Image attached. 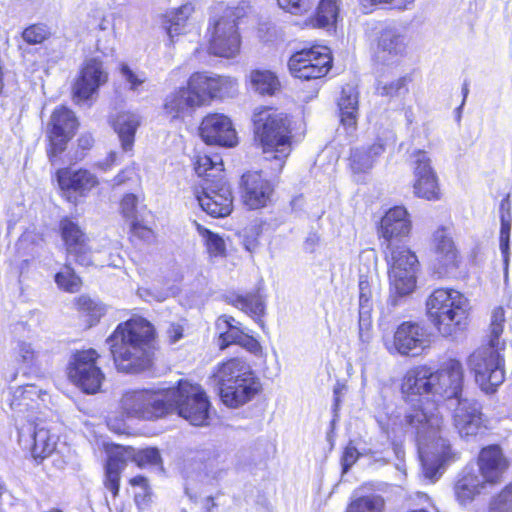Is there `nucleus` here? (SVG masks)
<instances>
[{"mask_svg":"<svg viewBox=\"0 0 512 512\" xmlns=\"http://www.w3.org/2000/svg\"><path fill=\"white\" fill-rule=\"evenodd\" d=\"M183 327L180 324H171L167 330V335L170 343H176L183 337Z\"/></svg>","mask_w":512,"mask_h":512,"instance_id":"64","label":"nucleus"},{"mask_svg":"<svg viewBox=\"0 0 512 512\" xmlns=\"http://www.w3.org/2000/svg\"><path fill=\"white\" fill-rule=\"evenodd\" d=\"M56 176L59 187L68 200L87 196L99 184L97 176L87 169L62 168L57 171Z\"/></svg>","mask_w":512,"mask_h":512,"instance_id":"23","label":"nucleus"},{"mask_svg":"<svg viewBox=\"0 0 512 512\" xmlns=\"http://www.w3.org/2000/svg\"><path fill=\"white\" fill-rule=\"evenodd\" d=\"M168 388L135 389L126 391L120 408L128 417L152 420L169 414Z\"/></svg>","mask_w":512,"mask_h":512,"instance_id":"8","label":"nucleus"},{"mask_svg":"<svg viewBox=\"0 0 512 512\" xmlns=\"http://www.w3.org/2000/svg\"><path fill=\"white\" fill-rule=\"evenodd\" d=\"M434 375H439L440 381L435 383L433 390V410L439 412L437 404L444 399L459 398L463 385V367L455 359H450L444 363L443 367L434 371Z\"/></svg>","mask_w":512,"mask_h":512,"instance_id":"19","label":"nucleus"},{"mask_svg":"<svg viewBox=\"0 0 512 512\" xmlns=\"http://www.w3.org/2000/svg\"><path fill=\"white\" fill-rule=\"evenodd\" d=\"M477 466V474L481 477V481L493 486L501 482L510 466V462L503 449L497 444H492L480 450L477 457Z\"/></svg>","mask_w":512,"mask_h":512,"instance_id":"21","label":"nucleus"},{"mask_svg":"<svg viewBox=\"0 0 512 512\" xmlns=\"http://www.w3.org/2000/svg\"><path fill=\"white\" fill-rule=\"evenodd\" d=\"M253 373L251 366L245 360L231 358L217 366L214 378L219 385V391H222L225 387L229 388Z\"/></svg>","mask_w":512,"mask_h":512,"instance_id":"30","label":"nucleus"},{"mask_svg":"<svg viewBox=\"0 0 512 512\" xmlns=\"http://www.w3.org/2000/svg\"><path fill=\"white\" fill-rule=\"evenodd\" d=\"M193 12V5L191 3H186L167 14L169 23L167 27V34L171 41H173L174 36H178L184 31L187 21Z\"/></svg>","mask_w":512,"mask_h":512,"instance_id":"40","label":"nucleus"},{"mask_svg":"<svg viewBox=\"0 0 512 512\" xmlns=\"http://www.w3.org/2000/svg\"><path fill=\"white\" fill-rule=\"evenodd\" d=\"M239 345L254 354H257L261 350L260 343L255 338L248 335V333H246V332L243 335Z\"/></svg>","mask_w":512,"mask_h":512,"instance_id":"63","label":"nucleus"},{"mask_svg":"<svg viewBox=\"0 0 512 512\" xmlns=\"http://www.w3.org/2000/svg\"><path fill=\"white\" fill-rule=\"evenodd\" d=\"M358 450L351 444H348L342 455V467L343 472H347L348 469L358 460Z\"/></svg>","mask_w":512,"mask_h":512,"instance_id":"62","label":"nucleus"},{"mask_svg":"<svg viewBox=\"0 0 512 512\" xmlns=\"http://www.w3.org/2000/svg\"><path fill=\"white\" fill-rule=\"evenodd\" d=\"M436 261L439 273H447L458 267L459 257L454 242L445 228L437 229L433 234Z\"/></svg>","mask_w":512,"mask_h":512,"instance_id":"29","label":"nucleus"},{"mask_svg":"<svg viewBox=\"0 0 512 512\" xmlns=\"http://www.w3.org/2000/svg\"><path fill=\"white\" fill-rule=\"evenodd\" d=\"M208 51L217 57L233 58L240 52L241 38L232 11L214 20L208 30Z\"/></svg>","mask_w":512,"mask_h":512,"instance_id":"9","label":"nucleus"},{"mask_svg":"<svg viewBox=\"0 0 512 512\" xmlns=\"http://www.w3.org/2000/svg\"><path fill=\"white\" fill-rule=\"evenodd\" d=\"M512 216L510 212L509 200L503 199L500 203V233H499V247L507 258L509 253V240L511 232Z\"/></svg>","mask_w":512,"mask_h":512,"instance_id":"45","label":"nucleus"},{"mask_svg":"<svg viewBox=\"0 0 512 512\" xmlns=\"http://www.w3.org/2000/svg\"><path fill=\"white\" fill-rule=\"evenodd\" d=\"M51 35L50 29L45 24H32L22 31V39L29 45L41 44Z\"/></svg>","mask_w":512,"mask_h":512,"instance_id":"52","label":"nucleus"},{"mask_svg":"<svg viewBox=\"0 0 512 512\" xmlns=\"http://www.w3.org/2000/svg\"><path fill=\"white\" fill-rule=\"evenodd\" d=\"M413 193L415 196L426 200H438L440 198V188L437 175L414 179Z\"/></svg>","mask_w":512,"mask_h":512,"instance_id":"47","label":"nucleus"},{"mask_svg":"<svg viewBox=\"0 0 512 512\" xmlns=\"http://www.w3.org/2000/svg\"><path fill=\"white\" fill-rule=\"evenodd\" d=\"M77 127V120L74 113L66 107H59L54 110L48 129L50 148L48 157L52 163L62 153L67 142L73 136Z\"/></svg>","mask_w":512,"mask_h":512,"instance_id":"15","label":"nucleus"},{"mask_svg":"<svg viewBox=\"0 0 512 512\" xmlns=\"http://www.w3.org/2000/svg\"><path fill=\"white\" fill-rule=\"evenodd\" d=\"M341 0H319L312 25L318 28H334L339 19Z\"/></svg>","mask_w":512,"mask_h":512,"instance_id":"37","label":"nucleus"},{"mask_svg":"<svg viewBox=\"0 0 512 512\" xmlns=\"http://www.w3.org/2000/svg\"><path fill=\"white\" fill-rule=\"evenodd\" d=\"M216 327L220 331L218 345L221 350L231 344L239 345L245 334L242 324L227 315H222L217 319Z\"/></svg>","mask_w":512,"mask_h":512,"instance_id":"36","label":"nucleus"},{"mask_svg":"<svg viewBox=\"0 0 512 512\" xmlns=\"http://www.w3.org/2000/svg\"><path fill=\"white\" fill-rule=\"evenodd\" d=\"M385 501L380 495H367L353 499L346 512H383Z\"/></svg>","mask_w":512,"mask_h":512,"instance_id":"46","label":"nucleus"},{"mask_svg":"<svg viewBox=\"0 0 512 512\" xmlns=\"http://www.w3.org/2000/svg\"><path fill=\"white\" fill-rule=\"evenodd\" d=\"M428 334L426 329L415 322L400 324L393 338L384 337V346L390 354L416 356L428 347Z\"/></svg>","mask_w":512,"mask_h":512,"instance_id":"14","label":"nucleus"},{"mask_svg":"<svg viewBox=\"0 0 512 512\" xmlns=\"http://www.w3.org/2000/svg\"><path fill=\"white\" fill-rule=\"evenodd\" d=\"M372 290L371 284L367 278L361 277L359 280V329L360 338L365 336L364 331L370 328V311L372 309Z\"/></svg>","mask_w":512,"mask_h":512,"instance_id":"38","label":"nucleus"},{"mask_svg":"<svg viewBox=\"0 0 512 512\" xmlns=\"http://www.w3.org/2000/svg\"><path fill=\"white\" fill-rule=\"evenodd\" d=\"M140 125V118L132 112H121L113 121V127L118 134L124 151L131 150L135 132Z\"/></svg>","mask_w":512,"mask_h":512,"instance_id":"35","label":"nucleus"},{"mask_svg":"<svg viewBox=\"0 0 512 512\" xmlns=\"http://www.w3.org/2000/svg\"><path fill=\"white\" fill-rule=\"evenodd\" d=\"M279 6L294 15H303L311 11L314 0H277Z\"/></svg>","mask_w":512,"mask_h":512,"instance_id":"56","label":"nucleus"},{"mask_svg":"<svg viewBox=\"0 0 512 512\" xmlns=\"http://www.w3.org/2000/svg\"><path fill=\"white\" fill-rule=\"evenodd\" d=\"M54 280L58 288L69 293L78 292L82 286L80 277L69 265H65L61 271L56 273Z\"/></svg>","mask_w":512,"mask_h":512,"instance_id":"48","label":"nucleus"},{"mask_svg":"<svg viewBox=\"0 0 512 512\" xmlns=\"http://www.w3.org/2000/svg\"><path fill=\"white\" fill-rule=\"evenodd\" d=\"M126 462L118 454L109 456L106 464L105 487L116 497L119 492V481L121 472L125 469Z\"/></svg>","mask_w":512,"mask_h":512,"instance_id":"42","label":"nucleus"},{"mask_svg":"<svg viewBox=\"0 0 512 512\" xmlns=\"http://www.w3.org/2000/svg\"><path fill=\"white\" fill-rule=\"evenodd\" d=\"M59 229L67 253L74 256L79 264L91 265L87 237L79 224L70 218H63L60 221Z\"/></svg>","mask_w":512,"mask_h":512,"instance_id":"26","label":"nucleus"},{"mask_svg":"<svg viewBox=\"0 0 512 512\" xmlns=\"http://www.w3.org/2000/svg\"><path fill=\"white\" fill-rule=\"evenodd\" d=\"M384 152V146L380 143L369 147H356L351 149L349 167L354 176L368 173L375 162L376 157Z\"/></svg>","mask_w":512,"mask_h":512,"instance_id":"33","label":"nucleus"},{"mask_svg":"<svg viewBox=\"0 0 512 512\" xmlns=\"http://www.w3.org/2000/svg\"><path fill=\"white\" fill-rule=\"evenodd\" d=\"M118 371L139 373L151 367L155 351V329L143 317L120 323L107 338Z\"/></svg>","mask_w":512,"mask_h":512,"instance_id":"2","label":"nucleus"},{"mask_svg":"<svg viewBox=\"0 0 512 512\" xmlns=\"http://www.w3.org/2000/svg\"><path fill=\"white\" fill-rule=\"evenodd\" d=\"M410 231L411 220L406 208L396 206L389 209L380 222L379 235L382 246L385 249L400 245Z\"/></svg>","mask_w":512,"mask_h":512,"instance_id":"18","label":"nucleus"},{"mask_svg":"<svg viewBox=\"0 0 512 512\" xmlns=\"http://www.w3.org/2000/svg\"><path fill=\"white\" fill-rule=\"evenodd\" d=\"M488 512H512V482L491 501Z\"/></svg>","mask_w":512,"mask_h":512,"instance_id":"54","label":"nucleus"},{"mask_svg":"<svg viewBox=\"0 0 512 512\" xmlns=\"http://www.w3.org/2000/svg\"><path fill=\"white\" fill-rule=\"evenodd\" d=\"M254 133L265 159L275 161L276 170L283 168L291 152L290 130L287 117L270 107L257 109L253 116Z\"/></svg>","mask_w":512,"mask_h":512,"instance_id":"4","label":"nucleus"},{"mask_svg":"<svg viewBox=\"0 0 512 512\" xmlns=\"http://www.w3.org/2000/svg\"><path fill=\"white\" fill-rule=\"evenodd\" d=\"M340 122L349 134H352L357 126L358 117V92L351 85L342 88L338 101Z\"/></svg>","mask_w":512,"mask_h":512,"instance_id":"31","label":"nucleus"},{"mask_svg":"<svg viewBox=\"0 0 512 512\" xmlns=\"http://www.w3.org/2000/svg\"><path fill=\"white\" fill-rule=\"evenodd\" d=\"M426 309L429 320L443 337L456 336L468 325L470 303L457 290H434L426 300Z\"/></svg>","mask_w":512,"mask_h":512,"instance_id":"3","label":"nucleus"},{"mask_svg":"<svg viewBox=\"0 0 512 512\" xmlns=\"http://www.w3.org/2000/svg\"><path fill=\"white\" fill-rule=\"evenodd\" d=\"M414 179L436 176L427 152L417 150L411 155Z\"/></svg>","mask_w":512,"mask_h":512,"instance_id":"49","label":"nucleus"},{"mask_svg":"<svg viewBox=\"0 0 512 512\" xmlns=\"http://www.w3.org/2000/svg\"><path fill=\"white\" fill-rule=\"evenodd\" d=\"M192 82L203 95V102L206 105L210 100L225 97H232L236 94L238 83L230 76H221L204 72L192 74Z\"/></svg>","mask_w":512,"mask_h":512,"instance_id":"25","label":"nucleus"},{"mask_svg":"<svg viewBox=\"0 0 512 512\" xmlns=\"http://www.w3.org/2000/svg\"><path fill=\"white\" fill-rule=\"evenodd\" d=\"M98 357L94 349L79 351L69 367L70 379L88 394L98 392L104 380V374L96 365Z\"/></svg>","mask_w":512,"mask_h":512,"instance_id":"13","label":"nucleus"},{"mask_svg":"<svg viewBox=\"0 0 512 512\" xmlns=\"http://www.w3.org/2000/svg\"><path fill=\"white\" fill-rule=\"evenodd\" d=\"M137 205H138V197L134 194H126L120 203V209L122 215L134 222L137 217Z\"/></svg>","mask_w":512,"mask_h":512,"instance_id":"58","label":"nucleus"},{"mask_svg":"<svg viewBox=\"0 0 512 512\" xmlns=\"http://www.w3.org/2000/svg\"><path fill=\"white\" fill-rule=\"evenodd\" d=\"M223 163L218 155L198 156L195 162V171L199 177H203V183L207 178L216 180L223 176Z\"/></svg>","mask_w":512,"mask_h":512,"instance_id":"41","label":"nucleus"},{"mask_svg":"<svg viewBox=\"0 0 512 512\" xmlns=\"http://www.w3.org/2000/svg\"><path fill=\"white\" fill-rule=\"evenodd\" d=\"M239 381L220 391L221 400L228 407L238 408L253 400L262 390V384L255 373Z\"/></svg>","mask_w":512,"mask_h":512,"instance_id":"27","label":"nucleus"},{"mask_svg":"<svg viewBox=\"0 0 512 512\" xmlns=\"http://www.w3.org/2000/svg\"><path fill=\"white\" fill-rule=\"evenodd\" d=\"M205 105L203 95L200 94L194 82L192 75L187 81L186 87H181L165 98L164 111L172 119H183L190 115L196 108Z\"/></svg>","mask_w":512,"mask_h":512,"instance_id":"20","label":"nucleus"},{"mask_svg":"<svg viewBox=\"0 0 512 512\" xmlns=\"http://www.w3.org/2000/svg\"><path fill=\"white\" fill-rule=\"evenodd\" d=\"M504 350L483 345L467 359V366L485 393H493L505 380Z\"/></svg>","mask_w":512,"mask_h":512,"instance_id":"7","label":"nucleus"},{"mask_svg":"<svg viewBox=\"0 0 512 512\" xmlns=\"http://www.w3.org/2000/svg\"><path fill=\"white\" fill-rule=\"evenodd\" d=\"M120 74L127 83L128 89L132 92L140 93L142 90L141 87L147 81L145 72L133 70L126 63L120 65Z\"/></svg>","mask_w":512,"mask_h":512,"instance_id":"51","label":"nucleus"},{"mask_svg":"<svg viewBox=\"0 0 512 512\" xmlns=\"http://www.w3.org/2000/svg\"><path fill=\"white\" fill-rule=\"evenodd\" d=\"M503 331L504 325L490 323L488 331V344L486 346L505 350L506 342L501 339Z\"/></svg>","mask_w":512,"mask_h":512,"instance_id":"60","label":"nucleus"},{"mask_svg":"<svg viewBox=\"0 0 512 512\" xmlns=\"http://www.w3.org/2000/svg\"><path fill=\"white\" fill-rule=\"evenodd\" d=\"M252 88L260 94H273L279 87L277 77L268 70H253L250 73Z\"/></svg>","mask_w":512,"mask_h":512,"instance_id":"44","label":"nucleus"},{"mask_svg":"<svg viewBox=\"0 0 512 512\" xmlns=\"http://www.w3.org/2000/svg\"><path fill=\"white\" fill-rule=\"evenodd\" d=\"M133 461L141 468L150 466L162 468V459L159 450L156 448H146L135 452L133 454Z\"/></svg>","mask_w":512,"mask_h":512,"instance_id":"53","label":"nucleus"},{"mask_svg":"<svg viewBox=\"0 0 512 512\" xmlns=\"http://www.w3.org/2000/svg\"><path fill=\"white\" fill-rule=\"evenodd\" d=\"M42 395H46V393H43L36 385L18 386L10 391L9 406L18 413H24L37 408Z\"/></svg>","mask_w":512,"mask_h":512,"instance_id":"32","label":"nucleus"},{"mask_svg":"<svg viewBox=\"0 0 512 512\" xmlns=\"http://www.w3.org/2000/svg\"><path fill=\"white\" fill-rule=\"evenodd\" d=\"M406 47L407 39L403 31L394 25H388L379 33L374 60L384 66L395 65L404 56Z\"/></svg>","mask_w":512,"mask_h":512,"instance_id":"17","label":"nucleus"},{"mask_svg":"<svg viewBox=\"0 0 512 512\" xmlns=\"http://www.w3.org/2000/svg\"><path fill=\"white\" fill-rule=\"evenodd\" d=\"M258 236L259 232L256 227L246 228L243 230L241 235L242 244L248 252L252 253L257 249L259 245Z\"/></svg>","mask_w":512,"mask_h":512,"instance_id":"61","label":"nucleus"},{"mask_svg":"<svg viewBox=\"0 0 512 512\" xmlns=\"http://www.w3.org/2000/svg\"><path fill=\"white\" fill-rule=\"evenodd\" d=\"M169 413L178 415L194 426H206L210 419V402L201 386L179 381L176 387H168Z\"/></svg>","mask_w":512,"mask_h":512,"instance_id":"5","label":"nucleus"},{"mask_svg":"<svg viewBox=\"0 0 512 512\" xmlns=\"http://www.w3.org/2000/svg\"><path fill=\"white\" fill-rule=\"evenodd\" d=\"M17 360L28 367L36 365L39 353L31 343L20 341L15 348Z\"/></svg>","mask_w":512,"mask_h":512,"instance_id":"55","label":"nucleus"},{"mask_svg":"<svg viewBox=\"0 0 512 512\" xmlns=\"http://www.w3.org/2000/svg\"><path fill=\"white\" fill-rule=\"evenodd\" d=\"M42 238L32 232H25L18 241L19 250H28L31 255L38 253V247L42 243Z\"/></svg>","mask_w":512,"mask_h":512,"instance_id":"59","label":"nucleus"},{"mask_svg":"<svg viewBox=\"0 0 512 512\" xmlns=\"http://www.w3.org/2000/svg\"><path fill=\"white\" fill-rule=\"evenodd\" d=\"M389 266V280L392 294L404 297L412 293L416 286V273L419 262L416 255L404 245L384 249ZM391 304L396 306L398 300L390 297Z\"/></svg>","mask_w":512,"mask_h":512,"instance_id":"6","label":"nucleus"},{"mask_svg":"<svg viewBox=\"0 0 512 512\" xmlns=\"http://www.w3.org/2000/svg\"><path fill=\"white\" fill-rule=\"evenodd\" d=\"M453 426L459 437L465 441L475 440L488 429V419L482 412L481 404L473 399H458L453 412Z\"/></svg>","mask_w":512,"mask_h":512,"instance_id":"11","label":"nucleus"},{"mask_svg":"<svg viewBox=\"0 0 512 512\" xmlns=\"http://www.w3.org/2000/svg\"><path fill=\"white\" fill-rule=\"evenodd\" d=\"M200 136L207 144L232 147L237 144L236 131L227 116L223 114L207 115L200 125Z\"/></svg>","mask_w":512,"mask_h":512,"instance_id":"22","label":"nucleus"},{"mask_svg":"<svg viewBox=\"0 0 512 512\" xmlns=\"http://www.w3.org/2000/svg\"><path fill=\"white\" fill-rule=\"evenodd\" d=\"M201 187L202 192H195V198L203 211L216 218L231 213L233 197L224 177L216 180L207 178Z\"/></svg>","mask_w":512,"mask_h":512,"instance_id":"12","label":"nucleus"},{"mask_svg":"<svg viewBox=\"0 0 512 512\" xmlns=\"http://www.w3.org/2000/svg\"><path fill=\"white\" fill-rule=\"evenodd\" d=\"M74 306L83 316L87 317V322L90 325L97 323L106 312L103 304L86 295L75 298Z\"/></svg>","mask_w":512,"mask_h":512,"instance_id":"43","label":"nucleus"},{"mask_svg":"<svg viewBox=\"0 0 512 512\" xmlns=\"http://www.w3.org/2000/svg\"><path fill=\"white\" fill-rule=\"evenodd\" d=\"M244 184L243 199L250 209L264 207L273 193L271 184L262 178L258 172L248 173L242 177Z\"/></svg>","mask_w":512,"mask_h":512,"instance_id":"28","label":"nucleus"},{"mask_svg":"<svg viewBox=\"0 0 512 512\" xmlns=\"http://www.w3.org/2000/svg\"><path fill=\"white\" fill-rule=\"evenodd\" d=\"M19 442L31 450L36 461H42L50 456L57 444L56 437L50 431L39 424H28L19 428Z\"/></svg>","mask_w":512,"mask_h":512,"instance_id":"24","label":"nucleus"},{"mask_svg":"<svg viewBox=\"0 0 512 512\" xmlns=\"http://www.w3.org/2000/svg\"><path fill=\"white\" fill-rule=\"evenodd\" d=\"M406 85L407 79L405 77H402L395 81H392L389 84H382L381 82H379L377 86V91L382 96L393 97L400 95L402 92L407 91Z\"/></svg>","mask_w":512,"mask_h":512,"instance_id":"57","label":"nucleus"},{"mask_svg":"<svg viewBox=\"0 0 512 512\" xmlns=\"http://www.w3.org/2000/svg\"><path fill=\"white\" fill-rule=\"evenodd\" d=\"M230 303L236 308L250 315L261 327H264L261 317L265 311V305L258 294H247L245 296L237 295L230 300Z\"/></svg>","mask_w":512,"mask_h":512,"instance_id":"39","label":"nucleus"},{"mask_svg":"<svg viewBox=\"0 0 512 512\" xmlns=\"http://www.w3.org/2000/svg\"><path fill=\"white\" fill-rule=\"evenodd\" d=\"M440 379L430 367L417 366L406 373L402 383V392L412 403L406 423L416 434L423 473L431 482H435L441 475L440 470L458 455L442 437L443 419L433 410L434 385Z\"/></svg>","mask_w":512,"mask_h":512,"instance_id":"1","label":"nucleus"},{"mask_svg":"<svg viewBox=\"0 0 512 512\" xmlns=\"http://www.w3.org/2000/svg\"><path fill=\"white\" fill-rule=\"evenodd\" d=\"M332 57L325 46H313L294 53L289 61L290 73L301 80H312L324 77L330 70Z\"/></svg>","mask_w":512,"mask_h":512,"instance_id":"10","label":"nucleus"},{"mask_svg":"<svg viewBox=\"0 0 512 512\" xmlns=\"http://www.w3.org/2000/svg\"><path fill=\"white\" fill-rule=\"evenodd\" d=\"M197 231L203 238L207 251L211 256H223L226 251L225 241L205 227L197 224Z\"/></svg>","mask_w":512,"mask_h":512,"instance_id":"50","label":"nucleus"},{"mask_svg":"<svg viewBox=\"0 0 512 512\" xmlns=\"http://www.w3.org/2000/svg\"><path fill=\"white\" fill-rule=\"evenodd\" d=\"M108 71L97 57L86 59L73 85V96L78 101L88 100L98 89L107 83Z\"/></svg>","mask_w":512,"mask_h":512,"instance_id":"16","label":"nucleus"},{"mask_svg":"<svg viewBox=\"0 0 512 512\" xmlns=\"http://www.w3.org/2000/svg\"><path fill=\"white\" fill-rule=\"evenodd\" d=\"M487 484L481 481V477L473 470L466 468L457 480L454 491L457 500L461 504H467L481 493Z\"/></svg>","mask_w":512,"mask_h":512,"instance_id":"34","label":"nucleus"}]
</instances>
